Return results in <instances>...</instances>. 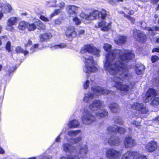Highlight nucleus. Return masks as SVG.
<instances>
[{
	"mask_svg": "<svg viewBox=\"0 0 159 159\" xmlns=\"http://www.w3.org/2000/svg\"><path fill=\"white\" fill-rule=\"evenodd\" d=\"M79 136L76 138L73 139V143H77L80 141L82 139V135L81 133V135H78Z\"/></svg>",
	"mask_w": 159,
	"mask_h": 159,
	"instance_id": "36",
	"label": "nucleus"
},
{
	"mask_svg": "<svg viewBox=\"0 0 159 159\" xmlns=\"http://www.w3.org/2000/svg\"><path fill=\"white\" fill-rule=\"evenodd\" d=\"M22 53H23L25 55H26V54H28V53H29V52H28V51L26 50H25L24 51L23 50V51Z\"/></svg>",
	"mask_w": 159,
	"mask_h": 159,
	"instance_id": "63",
	"label": "nucleus"
},
{
	"mask_svg": "<svg viewBox=\"0 0 159 159\" xmlns=\"http://www.w3.org/2000/svg\"><path fill=\"white\" fill-rule=\"evenodd\" d=\"M84 32V31L83 30H81L79 31L78 34L79 35L83 34Z\"/></svg>",
	"mask_w": 159,
	"mask_h": 159,
	"instance_id": "60",
	"label": "nucleus"
},
{
	"mask_svg": "<svg viewBox=\"0 0 159 159\" xmlns=\"http://www.w3.org/2000/svg\"><path fill=\"white\" fill-rule=\"evenodd\" d=\"M133 36L137 40L143 42L146 38V35L139 30H135L134 31Z\"/></svg>",
	"mask_w": 159,
	"mask_h": 159,
	"instance_id": "16",
	"label": "nucleus"
},
{
	"mask_svg": "<svg viewBox=\"0 0 159 159\" xmlns=\"http://www.w3.org/2000/svg\"><path fill=\"white\" fill-rule=\"evenodd\" d=\"M103 48L106 52H110L106 56L104 69L111 75H119L118 77H113L112 84L124 95L129 93L134 87L135 83L131 82L123 84V82L129 80L132 77L126 63L134 57V54L132 51L126 50L115 49L110 51L111 46L107 43L104 44Z\"/></svg>",
	"mask_w": 159,
	"mask_h": 159,
	"instance_id": "1",
	"label": "nucleus"
},
{
	"mask_svg": "<svg viewBox=\"0 0 159 159\" xmlns=\"http://www.w3.org/2000/svg\"><path fill=\"white\" fill-rule=\"evenodd\" d=\"M137 159H147V158L145 156H141L139 157Z\"/></svg>",
	"mask_w": 159,
	"mask_h": 159,
	"instance_id": "57",
	"label": "nucleus"
},
{
	"mask_svg": "<svg viewBox=\"0 0 159 159\" xmlns=\"http://www.w3.org/2000/svg\"><path fill=\"white\" fill-rule=\"evenodd\" d=\"M124 143L125 147L126 148H130L135 144V140L130 136L126 137L125 138Z\"/></svg>",
	"mask_w": 159,
	"mask_h": 159,
	"instance_id": "19",
	"label": "nucleus"
},
{
	"mask_svg": "<svg viewBox=\"0 0 159 159\" xmlns=\"http://www.w3.org/2000/svg\"><path fill=\"white\" fill-rule=\"evenodd\" d=\"M79 7L75 5L67 6L66 7V10L69 15H74L76 16L77 14L78 10Z\"/></svg>",
	"mask_w": 159,
	"mask_h": 159,
	"instance_id": "17",
	"label": "nucleus"
},
{
	"mask_svg": "<svg viewBox=\"0 0 159 159\" xmlns=\"http://www.w3.org/2000/svg\"><path fill=\"white\" fill-rule=\"evenodd\" d=\"M27 27L29 31H32L36 29V26L34 24H28Z\"/></svg>",
	"mask_w": 159,
	"mask_h": 159,
	"instance_id": "37",
	"label": "nucleus"
},
{
	"mask_svg": "<svg viewBox=\"0 0 159 159\" xmlns=\"http://www.w3.org/2000/svg\"><path fill=\"white\" fill-rule=\"evenodd\" d=\"M32 43V42L30 40H29L28 43L25 44V46L26 47H28V46H30Z\"/></svg>",
	"mask_w": 159,
	"mask_h": 159,
	"instance_id": "53",
	"label": "nucleus"
},
{
	"mask_svg": "<svg viewBox=\"0 0 159 159\" xmlns=\"http://www.w3.org/2000/svg\"><path fill=\"white\" fill-rule=\"evenodd\" d=\"M60 159H80V158L78 155L75 154L74 155H71L68 156L67 158L63 157L61 158Z\"/></svg>",
	"mask_w": 159,
	"mask_h": 159,
	"instance_id": "34",
	"label": "nucleus"
},
{
	"mask_svg": "<svg viewBox=\"0 0 159 159\" xmlns=\"http://www.w3.org/2000/svg\"><path fill=\"white\" fill-rule=\"evenodd\" d=\"M57 0H50L46 2V5L49 7H57Z\"/></svg>",
	"mask_w": 159,
	"mask_h": 159,
	"instance_id": "30",
	"label": "nucleus"
},
{
	"mask_svg": "<svg viewBox=\"0 0 159 159\" xmlns=\"http://www.w3.org/2000/svg\"><path fill=\"white\" fill-rule=\"evenodd\" d=\"M108 133H110L111 132L116 133L118 132L120 134H124L126 131L125 129L122 127H119L116 125H113L109 126L107 128Z\"/></svg>",
	"mask_w": 159,
	"mask_h": 159,
	"instance_id": "12",
	"label": "nucleus"
},
{
	"mask_svg": "<svg viewBox=\"0 0 159 159\" xmlns=\"http://www.w3.org/2000/svg\"><path fill=\"white\" fill-rule=\"evenodd\" d=\"M134 11H133L132 10L130 11L129 12V14L130 15H133L134 14Z\"/></svg>",
	"mask_w": 159,
	"mask_h": 159,
	"instance_id": "62",
	"label": "nucleus"
},
{
	"mask_svg": "<svg viewBox=\"0 0 159 159\" xmlns=\"http://www.w3.org/2000/svg\"><path fill=\"white\" fill-rule=\"evenodd\" d=\"M81 120L84 124L89 125L92 124L96 120V118L92 114L91 112L86 109H85L82 113Z\"/></svg>",
	"mask_w": 159,
	"mask_h": 159,
	"instance_id": "5",
	"label": "nucleus"
},
{
	"mask_svg": "<svg viewBox=\"0 0 159 159\" xmlns=\"http://www.w3.org/2000/svg\"><path fill=\"white\" fill-rule=\"evenodd\" d=\"M124 0H114V1H116V2H123Z\"/></svg>",
	"mask_w": 159,
	"mask_h": 159,
	"instance_id": "64",
	"label": "nucleus"
},
{
	"mask_svg": "<svg viewBox=\"0 0 159 159\" xmlns=\"http://www.w3.org/2000/svg\"><path fill=\"white\" fill-rule=\"evenodd\" d=\"M125 17L127 18L133 24H134L135 22V20L134 18L132 17L129 16H128L127 15H125Z\"/></svg>",
	"mask_w": 159,
	"mask_h": 159,
	"instance_id": "44",
	"label": "nucleus"
},
{
	"mask_svg": "<svg viewBox=\"0 0 159 159\" xmlns=\"http://www.w3.org/2000/svg\"><path fill=\"white\" fill-rule=\"evenodd\" d=\"M153 121L154 122L158 123L159 122V116H158L155 119L153 120Z\"/></svg>",
	"mask_w": 159,
	"mask_h": 159,
	"instance_id": "58",
	"label": "nucleus"
},
{
	"mask_svg": "<svg viewBox=\"0 0 159 159\" xmlns=\"http://www.w3.org/2000/svg\"><path fill=\"white\" fill-rule=\"evenodd\" d=\"M132 124L133 125H135L136 126L138 127L140 125V122L134 121L132 122Z\"/></svg>",
	"mask_w": 159,
	"mask_h": 159,
	"instance_id": "52",
	"label": "nucleus"
},
{
	"mask_svg": "<svg viewBox=\"0 0 159 159\" xmlns=\"http://www.w3.org/2000/svg\"><path fill=\"white\" fill-rule=\"evenodd\" d=\"M80 16L83 19H85L86 20H90L89 14H86L84 13H81L80 14Z\"/></svg>",
	"mask_w": 159,
	"mask_h": 159,
	"instance_id": "42",
	"label": "nucleus"
},
{
	"mask_svg": "<svg viewBox=\"0 0 159 159\" xmlns=\"http://www.w3.org/2000/svg\"><path fill=\"white\" fill-rule=\"evenodd\" d=\"M102 20L101 22H98L95 26L96 28H101V30L102 31H107L111 28V24L106 22L104 19Z\"/></svg>",
	"mask_w": 159,
	"mask_h": 159,
	"instance_id": "13",
	"label": "nucleus"
},
{
	"mask_svg": "<svg viewBox=\"0 0 159 159\" xmlns=\"http://www.w3.org/2000/svg\"><path fill=\"white\" fill-rule=\"evenodd\" d=\"M139 156V152L128 151L123 155L121 159H134V157Z\"/></svg>",
	"mask_w": 159,
	"mask_h": 159,
	"instance_id": "15",
	"label": "nucleus"
},
{
	"mask_svg": "<svg viewBox=\"0 0 159 159\" xmlns=\"http://www.w3.org/2000/svg\"><path fill=\"white\" fill-rule=\"evenodd\" d=\"M139 23L140 24V26L142 28H145L146 30L149 31V33L151 35H155L154 32L158 31H159V27L157 26H153L152 27H146L144 25L146 24L145 22H139Z\"/></svg>",
	"mask_w": 159,
	"mask_h": 159,
	"instance_id": "18",
	"label": "nucleus"
},
{
	"mask_svg": "<svg viewBox=\"0 0 159 159\" xmlns=\"http://www.w3.org/2000/svg\"><path fill=\"white\" fill-rule=\"evenodd\" d=\"M108 114L107 111L105 109L101 110L99 111L96 113V116L99 118L106 116L108 115Z\"/></svg>",
	"mask_w": 159,
	"mask_h": 159,
	"instance_id": "28",
	"label": "nucleus"
},
{
	"mask_svg": "<svg viewBox=\"0 0 159 159\" xmlns=\"http://www.w3.org/2000/svg\"><path fill=\"white\" fill-rule=\"evenodd\" d=\"M36 25L38 26L39 29L44 30L45 29V25L39 20L36 22Z\"/></svg>",
	"mask_w": 159,
	"mask_h": 159,
	"instance_id": "32",
	"label": "nucleus"
},
{
	"mask_svg": "<svg viewBox=\"0 0 159 159\" xmlns=\"http://www.w3.org/2000/svg\"><path fill=\"white\" fill-rule=\"evenodd\" d=\"M158 59V57L157 56H152L151 57V60L153 63L157 61Z\"/></svg>",
	"mask_w": 159,
	"mask_h": 159,
	"instance_id": "46",
	"label": "nucleus"
},
{
	"mask_svg": "<svg viewBox=\"0 0 159 159\" xmlns=\"http://www.w3.org/2000/svg\"><path fill=\"white\" fill-rule=\"evenodd\" d=\"M12 9L11 5L9 3H7L5 5L0 2V19L3 17L4 14L10 13Z\"/></svg>",
	"mask_w": 159,
	"mask_h": 159,
	"instance_id": "9",
	"label": "nucleus"
},
{
	"mask_svg": "<svg viewBox=\"0 0 159 159\" xmlns=\"http://www.w3.org/2000/svg\"><path fill=\"white\" fill-rule=\"evenodd\" d=\"M102 106V102L99 100H96L93 101L89 104V107L90 110L94 111L100 108Z\"/></svg>",
	"mask_w": 159,
	"mask_h": 159,
	"instance_id": "11",
	"label": "nucleus"
},
{
	"mask_svg": "<svg viewBox=\"0 0 159 159\" xmlns=\"http://www.w3.org/2000/svg\"><path fill=\"white\" fill-rule=\"evenodd\" d=\"M81 120L84 124L89 125L92 124L96 120V118L92 114L91 112L86 109H85L82 113Z\"/></svg>",
	"mask_w": 159,
	"mask_h": 159,
	"instance_id": "6",
	"label": "nucleus"
},
{
	"mask_svg": "<svg viewBox=\"0 0 159 159\" xmlns=\"http://www.w3.org/2000/svg\"><path fill=\"white\" fill-rule=\"evenodd\" d=\"M28 25V23L24 21L20 22L19 24L18 28L21 30H24L27 28Z\"/></svg>",
	"mask_w": 159,
	"mask_h": 159,
	"instance_id": "31",
	"label": "nucleus"
},
{
	"mask_svg": "<svg viewBox=\"0 0 159 159\" xmlns=\"http://www.w3.org/2000/svg\"><path fill=\"white\" fill-rule=\"evenodd\" d=\"M60 12L61 11L60 9H56L54 12L50 15V18L51 19L53 16L58 15Z\"/></svg>",
	"mask_w": 159,
	"mask_h": 159,
	"instance_id": "40",
	"label": "nucleus"
},
{
	"mask_svg": "<svg viewBox=\"0 0 159 159\" xmlns=\"http://www.w3.org/2000/svg\"><path fill=\"white\" fill-rule=\"evenodd\" d=\"M157 143L154 141L149 142L145 146V150L148 152H152L157 149Z\"/></svg>",
	"mask_w": 159,
	"mask_h": 159,
	"instance_id": "14",
	"label": "nucleus"
},
{
	"mask_svg": "<svg viewBox=\"0 0 159 159\" xmlns=\"http://www.w3.org/2000/svg\"><path fill=\"white\" fill-rule=\"evenodd\" d=\"M115 122L120 125L123 124V121L119 117H116L114 118Z\"/></svg>",
	"mask_w": 159,
	"mask_h": 159,
	"instance_id": "41",
	"label": "nucleus"
},
{
	"mask_svg": "<svg viewBox=\"0 0 159 159\" xmlns=\"http://www.w3.org/2000/svg\"><path fill=\"white\" fill-rule=\"evenodd\" d=\"M151 3L153 4L157 3L159 1V0H150Z\"/></svg>",
	"mask_w": 159,
	"mask_h": 159,
	"instance_id": "55",
	"label": "nucleus"
},
{
	"mask_svg": "<svg viewBox=\"0 0 159 159\" xmlns=\"http://www.w3.org/2000/svg\"><path fill=\"white\" fill-rule=\"evenodd\" d=\"M55 23L56 24L60 25L61 24V21L59 19H57L55 20Z\"/></svg>",
	"mask_w": 159,
	"mask_h": 159,
	"instance_id": "54",
	"label": "nucleus"
},
{
	"mask_svg": "<svg viewBox=\"0 0 159 159\" xmlns=\"http://www.w3.org/2000/svg\"><path fill=\"white\" fill-rule=\"evenodd\" d=\"M109 108L111 111L114 113L119 112L120 110V108L118 105L115 103H111L109 106Z\"/></svg>",
	"mask_w": 159,
	"mask_h": 159,
	"instance_id": "23",
	"label": "nucleus"
},
{
	"mask_svg": "<svg viewBox=\"0 0 159 159\" xmlns=\"http://www.w3.org/2000/svg\"><path fill=\"white\" fill-rule=\"evenodd\" d=\"M127 38L124 35H119L115 38V42L118 45L125 43L127 41Z\"/></svg>",
	"mask_w": 159,
	"mask_h": 159,
	"instance_id": "22",
	"label": "nucleus"
},
{
	"mask_svg": "<svg viewBox=\"0 0 159 159\" xmlns=\"http://www.w3.org/2000/svg\"><path fill=\"white\" fill-rule=\"evenodd\" d=\"M57 7H59L60 9L64 8L65 6V3L63 1H61L58 4H57Z\"/></svg>",
	"mask_w": 159,
	"mask_h": 159,
	"instance_id": "38",
	"label": "nucleus"
},
{
	"mask_svg": "<svg viewBox=\"0 0 159 159\" xmlns=\"http://www.w3.org/2000/svg\"><path fill=\"white\" fill-rule=\"evenodd\" d=\"M10 46L11 43L10 42H8L6 45V48L8 52H10Z\"/></svg>",
	"mask_w": 159,
	"mask_h": 159,
	"instance_id": "50",
	"label": "nucleus"
},
{
	"mask_svg": "<svg viewBox=\"0 0 159 159\" xmlns=\"http://www.w3.org/2000/svg\"><path fill=\"white\" fill-rule=\"evenodd\" d=\"M38 44H35L34 45V47H32L30 50V53H32L35 50V49L37 48L38 47Z\"/></svg>",
	"mask_w": 159,
	"mask_h": 159,
	"instance_id": "45",
	"label": "nucleus"
},
{
	"mask_svg": "<svg viewBox=\"0 0 159 159\" xmlns=\"http://www.w3.org/2000/svg\"><path fill=\"white\" fill-rule=\"evenodd\" d=\"M68 126L70 128L77 127L79 125V123L76 120H73L70 121L68 124Z\"/></svg>",
	"mask_w": 159,
	"mask_h": 159,
	"instance_id": "29",
	"label": "nucleus"
},
{
	"mask_svg": "<svg viewBox=\"0 0 159 159\" xmlns=\"http://www.w3.org/2000/svg\"><path fill=\"white\" fill-rule=\"evenodd\" d=\"M151 105L154 106H156L159 104V97H156L153 99Z\"/></svg>",
	"mask_w": 159,
	"mask_h": 159,
	"instance_id": "35",
	"label": "nucleus"
},
{
	"mask_svg": "<svg viewBox=\"0 0 159 159\" xmlns=\"http://www.w3.org/2000/svg\"><path fill=\"white\" fill-rule=\"evenodd\" d=\"M152 52H159V48H155L153 49L152 51Z\"/></svg>",
	"mask_w": 159,
	"mask_h": 159,
	"instance_id": "56",
	"label": "nucleus"
},
{
	"mask_svg": "<svg viewBox=\"0 0 159 159\" xmlns=\"http://www.w3.org/2000/svg\"><path fill=\"white\" fill-rule=\"evenodd\" d=\"M133 109L140 111L142 113L146 114L148 113V111L143 104L138 102H135L132 105Z\"/></svg>",
	"mask_w": 159,
	"mask_h": 159,
	"instance_id": "10",
	"label": "nucleus"
},
{
	"mask_svg": "<svg viewBox=\"0 0 159 159\" xmlns=\"http://www.w3.org/2000/svg\"><path fill=\"white\" fill-rule=\"evenodd\" d=\"M52 37V35L49 33H46L41 34L39 36L40 40L42 41H46Z\"/></svg>",
	"mask_w": 159,
	"mask_h": 159,
	"instance_id": "24",
	"label": "nucleus"
},
{
	"mask_svg": "<svg viewBox=\"0 0 159 159\" xmlns=\"http://www.w3.org/2000/svg\"><path fill=\"white\" fill-rule=\"evenodd\" d=\"M157 95V93L155 90L152 89H149L147 91L146 94V99L144 101V102L147 103L149 102V98L152 99Z\"/></svg>",
	"mask_w": 159,
	"mask_h": 159,
	"instance_id": "21",
	"label": "nucleus"
},
{
	"mask_svg": "<svg viewBox=\"0 0 159 159\" xmlns=\"http://www.w3.org/2000/svg\"><path fill=\"white\" fill-rule=\"evenodd\" d=\"M66 37L69 38L75 37L77 35L75 28L73 26L68 27L66 31Z\"/></svg>",
	"mask_w": 159,
	"mask_h": 159,
	"instance_id": "20",
	"label": "nucleus"
},
{
	"mask_svg": "<svg viewBox=\"0 0 159 159\" xmlns=\"http://www.w3.org/2000/svg\"><path fill=\"white\" fill-rule=\"evenodd\" d=\"M81 52L84 54L83 56L84 59L85 66L83 68L84 71L87 73H90L96 71L97 68L96 66V63L93 61V57L89 55L90 53L98 57L99 56L100 50L92 45H87L85 46L81 50Z\"/></svg>",
	"mask_w": 159,
	"mask_h": 159,
	"instance_id": "2",
	"label": "nucleus"
},
{
	"mask_svg": "<svg viewBox=\"0 0 159 159\" xmlns=\"http://www.w3.org/2000/svg\"><path fill=\"white\" fill-rule=\"evenodd\" d=\"M66 47V45L64 43H61L59 45H57L54 46L52 47L54 49L56 48H65Z\"/></svg>",
	"mask_w": 159,
	"mask_h": 159,
	"instance_id": "43",
	"label": "nucleus"
},
{
	"mask_svg": "<svg viewBox=\"0 0 159 159\" xmlns=\"http://www.w3.org/2000/svg\"><path fill=\"white\" fill-rule=\"evenodd\" d=\"M72 20L73 21L76 25H79L81 23V21L76 16L74 17Z\"/></svg>",
	"mask_w": 159,
	"mask_h": 159,
	"instance_id": "39",
	"label": "nucleus"
},
{
	"mask_svg": "<svg viewBox=\"0 0 159 159\" xmlns=\"http://www.w3.org/2000/svg\"><path fill=\"white\" fill-rule=\"evenodd\" d=\"M108 2L111 3V4H114L115 2H116V1H114V0H109Z\"/></svg>",
	"mask_w": 159,
	"mask_h": 159,
	"instance_id": "59",
	"label": "nucleus"
},
{
	"mask_svg": "<svg viewBox=\"0 0 159 159\" xmlns=\"http://www.w3.org/2000/svg\"><path fill=\"white\" fill-rule=\"evenodd\" d=\"M89 14L90 20H93L98 16L99 18L104 19L107 15V12L104 10H102L101 12L95 10Z\"/></svg>",
	"mask_w": 159,
	"mask_h": 159,
	"instance_id": "8",
	"label": "nucleus"
},
{
	"mask_svg": "<svg viewBox=\"0 0 159 159\" xmlns=\"http://www.w3.org/2000/svg\"><path fill=\"white\" fill-rule=\"evenodd\" d=\"M81 133L80 130H70L68 132L67 134L70 137H75L81 135Z\"/></svg>",
	"mask_w": 159,
	"mask_h": 159,
	"instance_id": "27",
	"label": "nucleus"
},
{
	"mask_svg": "<svg viewBox=\"0 0 159 159\" xmlns=\"http://www.w3.org/2000/svg\"><path fill=\"white\" fill-rule=\"evenodd\" d=\"M61 139L59 136H58L56 139V141L57 142H59L60 141Z\"/></svg>",
	"mask_w": 159,
	"mask_h": 159,
	"instance_id": "61",
	"label": "nucleus"
},
{
	"mask_svg": "<svg viewBox=\"0 0 159 159\" xmlns=\"http://www.w3.org/2000/svg\"><path fill=\"white\" fill-rule=\"evenodd\" d=\"M122 152L114 149H109L106 152V156L108 159H119L121 155Z\"/></svg>",
	"mask_w": 159,
	"mask_h": 159,
	"instance_id": "7",
	"label": "nucleus"
},
{
	"mask_svg": "<svg viewBox=\"0 0 159 159\" xmlns=\"http://www.w3.org/2000/svg\"><path fill=\"white\" fill-rule=\"evenodd\" d=\"M63 150L68 152H75L78 154V156L84 158L88 151L87 147L85 145H80L77 146V148L68 143H65L63 144Z\"/></svg>",
	"mask_w": 159,
	"mask_h": 159,
	"instance_id": "3",
	"label": "nucleus"
},
{
	"mask_svg": "<svg viewBox=\"0 0 159 159\" xmlns=\"http://www.w3.org/2000/svg\"><path fill=\"white\" fill-rule=\"evenodd\" d=\"M108 143L111 145H118L120 143V139L118 138L112 137L108 141Z\"/></svg>",
	"mask_w": 159,
	"mask_h": 159,
	"instance_id": "25",
	"label": "nucleus"
},
{
	"mask_svg": "<svg viewBox=\"0 0 159 159\" xmlns=\"http://www.w3.org/2000/svg\"><path fill=\"white\" fill-rule=\"evenodd\" d=\"M145 68L144 66L142 65L138 68H136L135 70L137 74L139 75L142 74L143 71L144 70Z\"/></svg>",
	"mask_w": 159,
	"mask_h": 159,
	"instance_id": "33",
	"label": "nucleus"
},
{
	"mask_svg": "<svg viewBox=\"0 0 159 159\" xmlns=\"http://www.w3.org/2000/svg\"><path fill=\"white\" fill-rule=\"evenodd\" d=\"M16 51L17 53H22L23 51V50L21 48V47L18 46L16 48Z\"/></svg>",
	"mask_w": 159,
	"mask_h": 159,
	"instance_id": "48",
	"label": "nucleus"
},
{
	"mask_svg": "<svg viewBox=\"0 0 159 159\" xmlns=\"http://www.w3.org/2000/svg\"><path fill=\"white\" fill-rule=\"evenodd\" d=\"M39 18L41 20L44 21L48 22L49 21L48 18L43 15L40 16Z\"/></svg>",
	"mask_w": 159,
	"mask_h": 159,
	"instance_id": "47",
	"label": "nucleus"
},
{
	"mask_svg": "<svg viewBox=\"0 0 159 159\" xmlns=\"http://www.w3.org/2000/svg\"><path fill=\"white\" fill-rule=\"evenodd\" d=\"M41 159H52V157L50 156L43 155L41 156Z\"/></svg>",
	"mask_w": 159,
	"mask_h": 159,
	"instance_id": "51",
	"label": "nucleus"
},
{
	"mask_svg": "<svg viewBox=\"0 0 159 159\" xmlns=\"http://www.w3.org/2000/svg\"><path fill=\"white\" fill-rule=\"evenodd\" d=\"M17 18L15 17H11L7 21V25L8 26L11 27V29H13V28L11 26L15 25L17 22Z\"/></svg>",
	"mask_w": 159,
	"mask_h": 159,
	"instance_id": "26",
	"label": "nucleus"
},
{
	"mask_svg": "<svg viewBox=\"0 0 159 159\" xmlns=\"http://www.w3.org/2000/svg\"><path fill=\"white\" fill-rule=\"evenodd\" d=\"M91 90L92 93L89 92L84 94L83 101L84 102H89L101 94H108L110 92L107 89L99 87H92Z\"/></svg>",
	"mask_w": 159,
	"mask_h": 159,
	"instance_id": "4",
	"label": "nucleus"
},
{
	"mask_svg": "<svg viewBox=\"0 0 159 159\" xmlns=\"http://www.w3.org/2000/svg\"><path fill=\"white\" fill-rule=\"evenodd\" d=\"M89 82L88 80H87L84 84V89H87L89 85Z\"/></svg>",
	"mask_w": 159,
	"mask_h": 159,
	"instance_id": "49",
	"label": "nucleus"
}]
</instances>
